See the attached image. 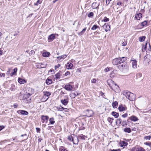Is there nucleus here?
Returning a JSON list of instances; mask_svg holds the SVG:
<instances>
[{
  "mask_svg": "<svg viewBox=\"0 0 151 151\" xmlns=\"http://www.w3.org/2000/svg\"><path fill=\"white\" fill-rule=\"evenodd\" d=\"M108 85L109 87L113 90L115 91L119 88V86L111 79H108L107 81Z\"/></svg>",
  "mask_w": 151,
  "mask_h": 151,
  "instance_id": "2",
  "label": "nucleus"
},
{
  "mask_svg": "<svg viewBox=\"0 0 151 151\" xmlns=\"http://www.w3.org/2000/svg\"><path fill=\"white\" fill-rule=\"evenodd\" d=\"M124 131L125 132L129 133L131 132V130L130 128H126L124 129Z\"/></svg>",
  "mask_w": 151,
  "mask_h": 151,
  "instance_id": "34",
  "label": "nucleus"
},
{
  "mask_svg": "<svg viewBox=\"0 0 151 151\" xmlns=\"http://www.w3.org/2000/svg\"><path fill=\"white\" fill-rule=\"evenodd\" d=\"M86 111L88 113H87V116L88 117H91L93 115L94 113L92 110H87Z\"/></svg>",
  "mask_w": 151,
  "mask_h": 151,
  "instance_id": "14",
  "label": "nucleus"
},
{
  "mask_svg": "<svg viewBox=\"0 0 151 151\" xmlns=\"http://www.w3.org/2000/svg\"><path fill=\"white\" fill-rule=\"evenodd\" d=\"M129 120H131V121L135 122L137 121L138 120V119L137 117L135 116L132 115L130 117H129L128 119H127V121H128Z\"/></svg>",
  "mask_w": 151,
  "mask_h": 151,
  "instance_id": "10",
  "label": "nucleus"
},
{
  "mask_svg": "<svg viewBox=\"0 0 151 151\" xmlns=\"http://www.w3.org/2000/svg\"><path fill=\"white\" fill-rule=\"evenodd\" d=\"M17 112L18 114L20 113L21 114L24 115H27L28 114V112L27 111L23 110L18 111Z\"/></svg>",
  "mask_w": 151,
  "mask_h": 151,
  "instance_id": "12",
  "label": "nucleus"
},
{
  "mask_svg": "<svg viewBox=\"0 0 151 151\" xmlns=\"http://www.w3.org/2000/svg\"><path fill=\"white\" fill-rule=\"evenodd\" d=\"M78 138L83 140H85L87 138V136H85L82 134L78 135Z\"/></svg>",
  "mask_w": 151,
  "mask_h": 151,
  "instance_id": "21",
  "label": "nucleus"
},
{
  "mask_svg": "<svg viewBox=\"0 0 151 151\" xmlns=\"http://www.w3.org/2000/svg\"><path fill=\"white\" fill-rule=\"evenodd\" d=\"M126 60V58L124 57L116 58L113 60L112 63L114 65H117L125 62Z\"/></svg>",
  "mask_w": 151,
  "mask_h": 151,
  "instance_id": "1",
  "label": "nucleus"
},
{
  "mask_svg": "<svg viewBox=\"0 0 151 151\" xmlns=\"http://www.w3.org/2000/svg\"><path fill=\"white\" fill-rule=\"evenodd\" d=\"M142 17V14L141 13H139L135 14V18L136 19L139 20Z\"/></svg>",
  "mask_w": 151,
  "mask_h": 151,
  "instance_id": "18",
  "label": "nucleus"
},
{
  "mask_svg": "<svg viewBox=\"0 0 151 151\" xmlns=\"http://www.w3.org/2000/svg\"><path fill=\"white\" fill-rule=\"evenodd\" d=\"M119 68L124 72H127L129 70V66L126 64H123L119 66Z\"/></svg>",
  "mask_w": 151,
  "mask_h": 151,
  "instance_id": "4",
  "label": "nucleus"
},
{
  "mask_svg": "<svg viewBox=\"0 0 151 151\" xmlns=\"http://www.w3.org/2000/svg\"><path fill=\"white\" fill-rule=\"evenodd\" d=\"M99 29V26H97V25H94L92 26L91 29L92 30H95L96 29Z\"/></svg>",
  "mask_w": 151,
  "mask_h": 151,
  "instance_id": "35",
  "label": "nucleus"
},
{
  "mask_svg": "<svg viewBox=\"0 0 151 151\" xmlns=\"http://www.w3.org/2000/svg\"><path fill=\"white\" fill-rule=\"evenodd\" d=\"M96 79H93L91 80V83H96Z\"/></svg>",
  "mask_w": 151,
  "mask_h": 151,
  "instance_id": "59",
  "label": "nucleus"
},
{
  "mask_svg": "<svg viewBox=\"0 0 151 151\" xmlns=\"http://www.w3.org/2000/svg\"><path fill=\"white\" fill-rule=\"evenodd\" d=\"M35 53V51L33 50H32L29 53V54H34Z\"/></svg>",
  "mask_w": 151,
  "mask_h": 151,
  "instance_id": "63",
  "label": "nucleus"
},
{
  "mask_svg": "<svg viewBox=\"0 0 151 151\" xmlns=\"http://www.w3.org/2000/svg\"><path fill=\"white\" fill-rule=\"evenodd\" d=\"M141 25L143 27L147 26V22L146 21H145L141 23Z\"/></svg>",
  "mask_w": 151,
  "mask_h": 151,
  "instance_id": "42",
  "label": "nucleus"
},
{
  "mask_svg": "<svg viewBox=\"0 0 151 151\" xmlns=\"http://www.w3.org/2000/svg\"><path fill=\"white\" fill-rule=\"evenodd\" d=\"M99 4L97 2H93L92 4L91 7L93 9H98L99 8Z\"/></svg>",
  "mask_w": 151,
  "mask_h": 151,
  "instance_id": "15",
  "label": "nucleus"
},
{
  "mask_svg": "<svg viewBox=\"0 0 151 151\" xmlns=\"http://www.w3.org/2000/svg\"><path fill=\"white\" fill-rule=\"evenodd\" d=\"M70 74V72L68 71H67L65 73V75L66 76H67L68 75H69Z\"/></svg>",
  "mask_w": 151,
  "mask_h": 151,
  "instance_id": "62",
  "label": "nucleus"
},
{
  "mask_svg": "<svg viewBox=\"0 0 151 151\" xmlns=\"http://www.w3.org/2000/svg\"><path fill=\"white\" fill-rule=\"evenodd\" d=\"M118 109L120 112L124 111L127 109V107L124 105H119L118 107Z\"/></svg>",
  "mask_w": 151,
  "mask_h": 151,
  "instance_id": "8",
  "label": "nucleus"
},
{
  "mask_svg": "<svg viewBox=\"0 0 151 151\" xmlns=\"http://www.w3.org/2000/svg\"><path fill=\"white\" fill-rule=\"evenodd\" d=\"M111 151H121V150L120 149L115 150H111Z\"/></svg>",
  "mask_w": 151,
  "mask_h": 151,
  "instance_id": "64",
  "label": "nucleus"
},
{
  "mask_svg": "<svg viewBox=\"0 0 151 151\" xmlns=\"http://www.w3.org/2000/svg\"><path fill=\"white\" fill-rule=\"evenodd\" d=\"M127 44V42H124L122 43V45L123 46H125Z\"/></svg>",
  "mask_w": 151,
  "mask_h": 151,
  "instance_id": "58",
  "label": "nucleus"
},
{
  "mask_svg": "<svg viewBox=\"0 0 151 151\" xmlns=\"http://www.w3.org/2000/svg\"><path fill=\"white\" fill-rule=\"evenodd\" d=\"M149 46L148 47H147V49L146 50V52L149 53L151 51V46L150 43L148 44Z\"/></svg>",
  "mask_w": 151,
  "mask_h": 151,
  "instance_id": "37",
  "label": "nucleus"
},
{
  "mask_svg": "<svg viewBox=\"0 0 151 151\" xmlns=\"http://www.w3.org/2000/svg\"><path fill=\"white\" fill-rule=\"evenodd\" d=\"M50 55V52H43L42 54V55L43 57H48Z\"/></svg>",
  "mask_w": 151,
  "mask_h": 151,
  "instance_id": "29",
  "label": "nucleus"
},
{
  "mask_svg": "<svg viewBox=\"0 0 151 151\" xmlns=\"http://www.w3.org/2000/svg\"><path fill=\"white\" fill-rule=\"evenodd\" d=\"M110 68H107L104 69L105 71L106 72H108L110 70Z\"/></svg>",
  "mask_w": 151,
  "mask_h": 151,
  "instance_id": "61",
  "label": "nucleus"
},
{
  "mask_svg": "<svg viewBox=\"0 0 151 151\" xmlns=\"http://www.w3.org/2000/svg\"><path fill=\"white\" fill-rule=\"evenodd\" d=\"M103 27L106 32H107L108 30H110V26L106 24H105L103 26Z\"/></svg>",
  "mask_w": 151,
  "mask_h": 151,
  "instance_id": "16",
  "label": "nucleus"
},
{
  "mask_svg": "<svg viewBox=\"0 0 151 151\" xmlns=\"http://www.w3.org/2000/svg\"><path fill=\"white\" fill-rule=\"evenodd\" d=\"M64 98V99H62L61 100V102L63 104L66 106L68 102L69 98L68 96H65Z\"/></svg>",
  "mask_w": 151,
  "mask_h": 151,
  "instance_id": "5",
  "label": "nucleus"
},
{
  "mask_svg": "<svg viewBox=\"0 0 151 151\" xmlns=\"http://www.w3.org/2000/svg\"><path fill=\"white\" fill-rule=\"evenodd\" d=\"M147 43L146 42L145 43V45H142V52H144L145 51H146L147 49Z\"/></svg>",
  "mask_w": 151,
  "mask_h": 151,
  "instance_id": "22",
  "label": "nucleus"
},
{
  "mask_svg": "<svg viewBox=\"0 0 151 151\" xmlns=\"http://www.w3.org/2000/svg\"><path fill=\"white\" fill-rule=\"evenodd\" d=\"M132 67L134 69H136L137 67V61L135 60H133L132 62Z\"/></svg>",
  "mask_w": 151,
  "mask_h": 151,
  "instance_id": "24",
  "label": "nucleus"
},
{
  "mask_svg": "<svg viewBox=\"0 0 151 151\" xmlns=\"http://www.w3.org/2000/svg\"><path fill=\"white\" fill-rule=\"evenodd\" d=\"M151 61V56L149 54H147L144 58V62L145 63H148Z\"/></svg>",
  "mask_w": 151,
  "mask_h": 151,
  "instance_id": "6",
  "label": "nucleus"
},
{
  "mask_svg": "<svg viewBox=\"0 0 151 151\" xmlns=\"http://www.w3.org/2000/svg\"><path fill=\"white\" fill-rule=\"evenodd\" d=\"M114 120V119L113 118H111L110 117H108L107 118V121L110 123L111 124H112L113 121Z\"/></svg>",
  "mask_w": 151,
  "mask_h": 151,
  "instance_id": "43",
  "label": "nucleus"
},
{
  "mask_svg": "<svg viewBox=\"0 0 151 151\" xmlns=\"http://www.w3.org/2000/svg\"><path fill=\"white\" fill-rule=\"evenodd\" d=\"M18 82L20 84H23L25 82V80L24 79L19 78L18 79Z\"/></svg>",
  "mask_w": 151,
  "mask_h": 151,
  "instance_id": "33",
  "label": "nucleus"
},
{
  "mask_svg": "<svg viewBox=\"0 0 151 151\" xmlns=\"http://www.w3.org/2000/svg\"><path fill=\"white\" fill-rule=\"evenodd\" d=\"M73 66V64L70 62L67 63L66 65L67 68L68 69H72Z\"/></svg>",
  "mask_w": 151,
  "mask_h": 151,
  "instance_id": "23",
  "label": "nucleus"
},
{
  "mask_svg": "<svg viewBox=\"0 0 151 151\" xmlns=\"http://www.w3.org/2000/svg\"><path fill=\"white\" fill-rule=\"evenodd\" d=\"M49 122L50 124H53L55 122L54 118L52 117L50 118L49 119Z\"/></svg>",
  "mask_w": 151,
  "mask_h": 151,
  "instance_id": "31",
  "label": "nucleus"
},
{
  "mask_svg": "<svg viewBox=\"0 0 151 151\" xmlns=\"http://www.w3.org/2000/svg\"><path fill=\"white\" fill-rule=\"evenodd\" d=\"M122 126L124 127L125 126H126L127 125V122L126 120H123L122 121Z\"/></svg>",
  "mask_w": 151,
  "mask_h": 151,
  "instance_id": "45",
  "label": "nucleus"
},
{
  "mask_svg": "<svg viewBox=\"0 0 151 151\" xmlns=\"http://www.w3.org/2000/svg\"><path fill=\"white\" fill-rule=\"evenodd\" d=\"M142 76V74L141 73H137L136 75V77L137 78H140Z\"/></svg>",
  "mask_w": 151,
  "mask_h": 151,
  "instance_id": "48",
  "label": "nucleus"
},
{
  "mask_svg": "<svg viewBox=\"0 0 151 151\" xmlns=\"http://www.w3.org/2000/svg\"><path fill=\"white\" fill-rule=\"evenodd\" d=\"M44 96H47L48 97L44 101H46L48 99L49 97L51 95V93L48 92V91H44L43 92Z\"/></svg>",
  "mask_w": 151,
  "mask_h": 151,
  "instance_id": "13",
  "label": "nucleus"
},
{
  "mask_svg": "<svg viewBox=\"0 0 151 151\" xmlns=\"http://www.w3.org/2000/svg\"><path fill=\"white\" fill-rule=\"evenodd\" d=\"M128 114L127 113H126L122 115V116L124 118H125L127 117Z\"/></svg>",
  "mask_w": 151,
  "mask_h": 151,
  "instance_id": "52",
  "label": "nucleus"
},
{
  "mask_svg": "<svg viewBox=\"0 0 151 151\" xmlns=\"http://www.w3.org/2000/svg\"><path fill=\"white\" fill-rule=\"evenodd\" d=\"M56 34H52L49 36L48 41L49 42H52L55 39Z\"/></svg>",
  "mask_w": 151,
  "mask_h": 151,
  "instance_id": "9",
  "label": "nucleus"
},
{
  "mask_svg": "<svg viewBox=\"0 0 151 151\" xmlns=\"http://www.w3.org/2000/svg\"><path fill=\"white\" fill-rule=\"evenodd\" d=\"M94 15L93 13V12H90L88 14V17L89 18H92Z\"/></svg>",
  "mask_w": 151,
  "mask_h": 151,
  "instance_id": "44",
  "label": "nucleus"
},
{
  "mask_svg": "<svg viewBox=\"0 0 151 151\" xmlns=\"http://www.w3.org/2000/svg\"><path fill=\"white\" fill-rule=\"evenodd\" d=\"M111 0H106V5H108L109 4L110 1Z\"/></svg>",
  "mask_w": 151,
  "mask_h": 151,
  "instance_id": "56",
  "label": "nucleus"
},
{
  "mask_svg": "<svg viewBox=\"0 0 151 151\" xmlns=\"http://www.w3.org/2000/svg\"><path fill=\"white\" fill-rule=\"evenodd\" d=\"M41 2L42 1H41V0H38L36 3L34 4V5L37 6L39 4H40Z\"/></svg>",
  "mask_w": 151,
  "mask_h": 151,
  "instance_id": "47",
  "label": "nucleus"
},
{
  "mask_svg": "<svg viewBox=\"0 0 151 151\" xmlns=\"http://www.w3.org/2000/svg\"><path fill=\"white\" fill-rule=\"evenodd\" d=\"M67 57V55H62L61 56H58L57 57V58L59 60H61V59H64L65 58Z\"/></svg>",
  "mask_w": 151,
  "mask_h": 151,
  "instance_id": "30",
  "label": "nucleus"
},
{
  "mask_svg": "<svg viewBox=\"0 0 151 151\" xmlns=\"http://www.w3.org/2000/svg\"><path fill=\"white\" fill-rule=\"evenodd\" d=\"M72 141L74 144L77 145L79 142L78 137H73Z\"/></svg>",
  "mask_w": 151,
  "mask_h": 151,
  "instance_id": "20",
  "label": "nucleus"
},
{
  "mask_svg": "<svg viewBox=\"0 0 151 151\" xmlns=\"http://www.w3.org/2000/svg\"><path fill=\"white\" fill-rule=\"evenodd\" d=\"M112 107L114 108H116L118 106V103L117 101H115L112 104Z\"/></svg>",
  "mask_w": 151,
  "mask_h": 151,
  "instance_id": "32",
  "label": "nucleus"
},
{
  "mask_svg": "<svg viewBox=\"0 0 151 151\" xmlns=\"http://www.w3.org/2000/svg\"><path fill=\"white\" fill-rule=\"evenodd\" d=\"M145 144L151 147V142H146L145 143Z\"/></svg>",
  "mask_w": 151,
  "mask_h": 151,
  "instance_id": "54",
  "label": "nucleus"
},
{
  "mask_svg": "<svg viewBox=\"0 0 151 151\" xmlns=\"http://www.w3.org/2000/svg\"><path fill=\"white\" fill-rule=\"evenodd\" d=\"M5 76V74L4 73H1L0 72V77H4Z\"/></svg>",
  "mask_w": 151,
  "mask_h": 151,
  "instance_id": "55",
  "label": "nucleus"
},
{
  "mask_svg": "<svg viewBox=\"0 0 151 151\" xmlns=\"http://www.w3.org/2000/svg\"><path fill=\"white\" fill-rule=\"evenodd\" d=\"M122 143L123 144V145H122L121 146L122 147H123V146H126L127 145V143L126 142H122Z\"/></svg>",
  "mask_w": 151,
  "mask_h": 151,
  "instance_id": "57",
  "label": "nucleus"
},
{
  "mask_svg": "<svg viewBox=\"0 0 151 151\" xmlns=\"http://www.w3.org/2000/svg\"><path fill=\"white\" fill-rule=\"evenodd\" d=\"M111 115L114 116L115 118H117L119 117V114L115 111H113L111 113Z\"/></svg>",
  "mask_w": 151,
  "mask_h": 151,
  "instance_id": "28",
  "label": "nucleus"
},
{
  "mask_svg": "<svg viewBox=\"0 0 151 151\" xmlns=\"http://www.w3.org/2000/svg\"><path fill=\"white\" fill-rule=\"evenodd\" d=\"M122 121L121 118H119L117 119L116 121V125L119 126H121L122 125Z\"/></svg>",
  "mask_w": 151,
  "mask_h": 151,
  "instance_id": "17",
  "label": "nucleus"
},
{
  "mask_svg": "<svg viewBox=\"0 0 151 151\" xmlns=\"http://www.w3.org/2000/svg\"><path fill=\"white\" fill-rule=\"evenodd\" d=\"M103 21L105 22H107L109 21V19L108 18H107L106 17H104L103 20Z\"/></svg>",
  "mask_w": 151,
  "mask_h": 151,
  "instance_id": "50",
  "label": "nucleus"
},
{
  "mask_svg": "<svg viewBox=\"0 0 151 151\" xmlns=\"http://www.w3.org/2000/svg\"><path fill=\"white\" fill-rule=\"evenodd\" d=\"M55 79L56 80L60 79V73H58L55 75Z\"/></svg>",
  "mask_w": 151,
  "mask_h": 151,
  "instance_id": "36",
  "label": "nucleus"
},
{
  "mask_svg": "<svg viewBox=\"0 0 151 151\" xmlns=\"http://www.w3.org/2000/svg\"><path fill=\"white\" fill-rule=\"evenodd\" d=\"M61 66V65L58 64L57 65H55V70H57V69L59 67H60Z\"/></svg>",
  "mask_w": 151,
  "mask_h": 151,
  "instance_id": "51",
  "label": "nucleus"
},
{
  "mask_svg": "<svg viewBox=\"0 0 151 151\" xmlns=\"http://www.w3.org/2000/svg\"><path fill=\"white\" fill-rule=\"evenodd\" d=\"M131 151H146L142 147H133Z\"/></svg>",
  "mask_w": 151,
  "mask_h": 151,
  "instance_id": "7",
  "label": "nucleus"
},
{
  "mask_svg": "<svg viewBox=\"0 0 151 151\" xmlns=\"http://www.w3.org/2000/svg\"><path fill=\"white\" fill-rule=\"evenodd\" d=\"M31 94L29 93H27L24 95L23 97V99H27L29 98V96H30Z\"/></svg>",
  "mask_w": 151,
  "mask_h": 151,
  "instance_id": "38",
  "label": "nucleus"
},
{
  "mask_svg": "<svg viewBox=\"0 0 151 151\" xmlns=\"http://www.w3.org/2000/svg\"><path fill=\"white\" fill-rule=\"evenodd\" d=\"M144 139L146 140H150L151 139V136H147L144 137Z\"/></svg>",
  "mask_w": 151,
  "mask_h": 151,
  "instance_id": "49",
  "label": "nucleus"
},
{
  "mask_svg": "<svg viewBox=\"0 0 151 151\" xmlns=\"http://www.w3.org/2000/svg\"><path fill=\"white\" fill-rule=\"evenodd\" d=\"M79 95L78 93L77 92H75L74 93H72L70 95V97L72 99L74 98L76 96Z\"/></svg>",
  "mask_w": 151,
  "mask_h": 151,
  "instance_id": "25",
  "label": "nucleus"
},
{
  "mask_svg": "<svg viewBox=\"0 0 151 151\" xmlns=\"http://www.w3.org/2000/svg\"><path fill=\"white\" fill-rule=\"evenodd\" d=\"M48 117L47 116L42 115L41 116L42 122V123H47L48 121Z\"/></svg>",
  "mask_w": 151,
  "mask_h": 151,
  "instance_id": "11",
  "label": "nucleus"
},
{
  "mask_svg": "<svg viewBox=\"0 0 151 151\" xmlns=\"http://www.w3.org/2000/svg\"><path fill=\"white\" fill-rule=\"evenodd\" d=\"M59 150L60 151H68L65 148L61 146L59 148Z\"/></svg>",
  "mask_w": 151,
  "mask_h": 151,
  "instance_id": "46",
  "label": "nucleus"
},
{
  "mask_svg": "<svg viewBox=\"0 0 151 151\" xmlns=\"http://www.w3.org/2000/svg\"><path fill=\"white\" fill-rule=\"evenodd\" d=\"M24 101L26 103H28L30 102L31 101V99L30 98L27 99H23Z\"/></svg>",
  "mask_w": 151,
  "mask_h": 151,
  "instance_id": "27",
  "label": "nucleus"
},
{
  "mask_svg": "<svg viewBox=\"0 0 151 151\" xmlns=\"http://www.w3.org/2000/svg\"><path fill=\"white\" fill-rule=\"evenodd\" d=\"M73 138L72 137V136L71 135L69 136L68 137V140H69L70 141H72Z\"/></svg>",
  "mask_w": 151,
  "mask_h": 151,
  "instance_id": "53",
  "label": "nucleus"
},
{
  "mask_svg": "<svg viewBox=\"0 0 151 151\" xmlns=\"http://www.w3.org/2000/svg\"><path fill=\"white\" fill-rule=\"evenodd\" d=\"M86 29V27H85V28L83 29L81 32L78 33V35H82L85 32Z\"/></svg>",
  "mask_w": 151,
  "mask_h": 151,
  "instance_id": "41",
  "label": "nucleus"
},
{
  "mask_svg": "<svg viewBox=\"0 0 151 151\" xmlns=\"http://www.w3.org/2000/svg\"><path fill=\"white\" fill-rule=\"evenodd\" d=\"M124 94L130 101H133L135 99V95L129 91L124 92Z\"/></svg>",
  "mask_w": 151,
  "mask_h": 151,
  "instance_id": "3",
  "label": "nucleus"
},
{
  "mask_svg": "<svg viewBox=\"0 0 151 151\" xmlns=\"http://www.w3.org/2000/svg\"><path fill=\"white\" fill-rule=\"evenodd\" d=\"M17 70V68H15L14 69V72L12 73L11 74V76H12L13 75H15Z\"/></svg>",
  "mask_w": 151,
  "mask_h": 151,
  "instance_id": "39",
  "label": "nucleus"
},
{
  "mask_svg": "<svg viewBox=\"0 0 151 151\" xmlns=\"http://www.w3.org/2000/svg\"><path fill=\"white\" fill-rule=\"evenodd\" d=\"M46 83L47 85H49L52 83V81L50 78H47L46 81Z\"/></svg>",
  "mask_w": 151,
  "mask_h": 151,
  "instance_id": "26",
  "label": "nucleus"
},
{
  "mask_svg": "<svg viewBox=\"0 0 151 151\" xmlns=\"http://www.w3.org/2000/svg\"><path fill=\"white\" fill-rule=\"evenodd\" d=\"M145 37L144 36H142V37H139V41L140 42H143L144 41L145 39Z\"/></svg>",
  "mask_w": 151,
  "mask_h": 151,
  "instance_id": "40",
  "label": "nucleus"
},
{
  "mask_svg": "<svg viewBox=\"0 0 151 151\" xmlns=\"http://www.w3.org/2000/svg\"><path fill=\"white\" fill-rule=\"evenodd\" d=\"M73 88L72 86L70 85H66L65 86V88L68 91L71 90Z\"/></svg>",
  "mask_w": 151,
  "mask_h": 151,
  "instance_id": "19",
  "label": "nucleus"
},
{
  "mask_svg": "<svg viewBox=\"0 0 151 151\" xmlns=\"http://www.w3.org/2000/svg\"><path fill=\"white\" fill-rule=\"evenodd\" d=\"M64 108L62 107H60L59 108V111H63L64 110Z\"/></svg>",
  "mask_w": 151,
  "mask_h": 151,
  "instance_id": "60",
  "label": "nucleus"
}]
</instances>
